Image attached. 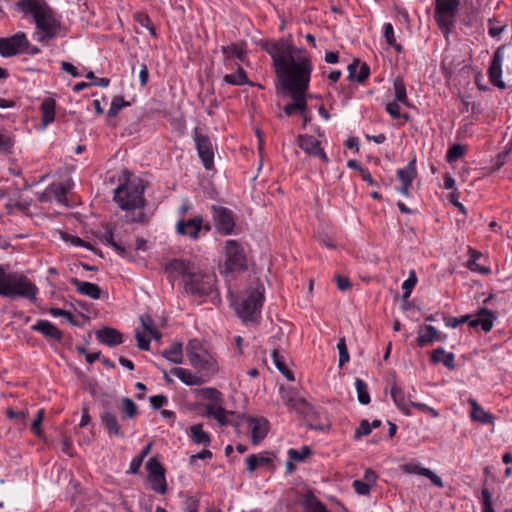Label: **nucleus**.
I'll return each instance as SVG.
<instances>
[{
	"label": "nucleus",
	"mask_w": 512,
	"mask_h": 512,
	"mask_svg": "<svg viewBox=\"0 0 512 512\" xmlns=\"http://www.w3.org/2000/svg\"><path fill=\"white\" fill-rule=\"evenodd\" d=\"M262 48L271 56L275 73L285 92L296 101L300 114L307 110L306 92L309 88L312 64L306 50L288 40L265 42Z\"/></svg>",
	"instance_id": "nucleus-1"
},
{
	"label": "nucleus",
	"mask_w": 512,
	"mask_h": 512,
	"mask_svg": "<svg viewBox=\"0 0 512 512\" xmlns=\"http://www.w3.org/2000/svg\"><path fill=\"white\" fill-rule=\"evenodd\" d=\"M164 270L171 276L183 277L184 290L193 297L205 298L215 289L216 276L199 271L190 261L172 259L165 263Z\"/></svg>",
	"instance_id": "nucleus-2"
},
{
	"label": "nucleus",
	"mask_w": 512,
	"mask_h": 512,
	"mask_svg": "<svg viewBox=\"0 0 512 512\" xmlns=\"http://www.w3.org/2000/svg\"><path fill=\"white\" fill-rule=\"evenodd\" d=\"M17 6L32 15L38 41L48 42L59 34L61 21L43 0H19Z\"/></svg>",
	"instance_id": "nucleus-3"
},
{
	"label": "nucleus",
	"mask_w": 512,
	"mask_h": 512,
	"mask_svg": "<svg viewBox=\"0 0 512 512\" xmlns=\"http://www.w3.org/2000/svg\"><path fill=\"white\" fill-rule=\"evenodd\" d=\"M37 286L24 274L18 272L6 273L0 266V296L16 299L17 297L36 300Z\"/></svg>",
	"instance_id": "nucleus-4"
},
{
	"label": "nucleus",
	"mask_w": 512,
	"mask_h": 512,
	"mask_svg": "<svg viewBox=\"0 0 512 512\" xmlns=\"http://www.w3.org/2000/svg\"><path fill=\"white\" fill-rule=\"evenodd\" d=\"M264 301V286L257 283L249 287L235 304L237 315L245 324L257 323Z\"/></svg>",
	"instance_id": "nucleus-5"
},
{
	"label": "nucleus",
	"mask_w": 512,
	"mask_h": 512,
	"mask_svg": "<svg viewBox=\"0 0 512 512\" xmlns=\"http://www.w3.org/2000/svg\"><path fill=\"white\" fill-rule=\"evenodd\" d=\"M144 189L141 180L133 181L131 184L122 183L114 189V201L123 210L143 208L145 204Z\"/></svg>",
	"instance_id": "nucleus-6"
},
{
	"label": "nucleus",
	"mask_w": 512,
	"mask_h": 512,
	"mask_svg": "<svg viewBox=\"0 0 512 512\" xmlns=\"http://www.w3.org/2000/svg\"><path fill=\"white\" fill-rule=\"evenodd\" d=\"M459 5L460 0H435L434 17L445 37H448L455 26Z\"/></svg>",
	"instance_id": "nucleus-7"
},
{
	"label": "nucleus",
	"mask_w": 512,
	"mask_h": 512,
	"mask_svg": "<svg viewBox=\"0 0 512 512\" xmlns=\"http://www.w3.org/2000/svg\"><path fill=\"white\" fill-rule=\"evenodd\" d=\"M495 320V315L492 311L487 308H480L477 312V318L470 320L469 315L462 316L460 318L456 317H446L445 323L448 327L456 328L460 324L465 322L469 323L470 327L481 326L482 330L485 332H489L493 327V321Z\"/></svg>",
	"instance_id": "nucleus-8"
},
{
	"label": "nucleus",
	"mask_w": 512,
	"mask_h": 512,
	"mask_svg": "<svg viewBox=\"0 0 512 512\" xmlns=\"http://www.w3.org/2000/svg\"><path fill=\"white\" fill-rule=\"evenodd\" d=\"M225 271L234 272L247 269L246 255L243 247L236 240L225 243Z\"/></svg>",
	"instance_id": "nucleus-9"
},
{
	"label": "nucleus",
	"mask_w": 512,
	"mask_h": 512,
	"mask_svg": "<svg viewBox=\"0 0 512 512\" xmlns=\"http://www.w3.org/2000/svg\"><path fill=\"white\" fill-rule=\"evenodd\" d=\"M30 46L24 32H18L13 36L0 38V54L3 57H11L22 54Z\"/></svg>",
	"instance_id": "nucleus-10"
},
{
	"label": "nucleus",
	"mask_w": 512,
	"mask_h": 512,
	"mask_svg": "<svg viewBox=\"0 0 512 512\" xmlns=\"http://www.w3.org/2000/svg\"><path fill=\"white\" fill-rule=\"evenodd\" d=\"M194 141L205 169L211 170L214 166V151L210 138L207 135L201 134L199 129L195 128Z\"/></svg>",
	"instance_id": "nucleus-11"
},
{
	"label": "nucleus",
	"mask_w": 512,
	"mask_h": 512,
	"mask_svg": "<svg viewBox=\"0 0 512 512\" xmlns=\"http://www.w3.org/2000/svg\"><path fill=\"white\" fill-rule=\"evenodd\" d=\"M205 416L209 418L215 419L220 426L232 425L235 427L239 426V422L230 418L235 416V413L232 411H227L223 407V399L218 401L209 402L205 405Z\"/></svg>",
	"instance_id": "nucleus-12"
},
{
	"label": "nucleus",
	"mask_w": 512,
	"mask_h": 512,
	"mask_svg": "<svg viewBox=\"0 0 512 512\" xmlns=\"http://www.w3.org/2000/svg\"><path fill=\"white\" fill-rule=\"evenodd\" d=\"M213 221L215 228L225 234L229 235L232 233L235 221L231 210L222 206H212Z\"/></svg>",
	"instance_id": "nucleus-13"
},
{
	"label": "nucleus",
	"mask_w": 512,
	"mask_h": 512,
	"mask_svg": "<svg viewBox=\"0 0 512 512\" xmlns=\"http://www.w3.org/2000/svg\"><path fill=\"white\" fill-rule=\"evenodd\" d=\"M190 364L201 372V375L207 377V380L219 370L216 359L207 350L201 352V354L194 355Z\"/></svg>",
	"instance_id": "nucleus-14"
},
{
	"label": "nucleus",
	"mask_w": 512,
	"mask_h": 512,
	"mask_svg": "<svg viewBox=\"0 0 512 512\" xmlns=\"http://www.w3.org/2000/svg\"><path fill=\"white\" fill-rule=\"evenodd\" d=\"M202 228H205L206 231L210 230L209 225H203V218L200 215L187 220H179L176 224L178 234L188 236L192 239L199 237V232Z\"/></svg>",
	"instance_id": "nucleus-15"
},
{
	"label": "nucleus",
	"mask_w": 512,
	"mask_h": 512,
	"mask_svg": "<svg viewBox=\"0 0 512 512\" xmlns=\"http://www.w3.org/2000/svg\"><path fill=\"white\" fill-rule=\"evenodd\" d=\"M100 420L110 437L125 438L126 426L119 422V419L113 412L109 410L103 411Z\"/></svg>",
	"instance_id": "nucleus-16"
},
{
	"label": "nucleus",
	"mask_w": 512,
	"mask_h": 512,
	"mask_svg": "<svg viewBox=\"0 0 512 512\" xmlns=\"http://www.w3.org/2000/svg\"><path fill=\"white\" fill-rule=\"evenodd\" d=\"M298 146L308 155L321 158L324 162H328V157L321 148V142L312 135H300L297 138Z\"/></svg>",
	"instance_id": "nucleus-17"
},
{
	"label": "nucleus",
	"mask_w": 512,
	"mask_h": 512,
	"mask_svg": "<svg viewBox=\"0 0 512 512\" xmlns=\"http://www.w3.org/2000/svg\"><path fill=\"white\" fill-rule=\"evenodd\" d=\"M293 407L304 415L307 424L314 430H324L325 424L318 422V413L309 403L304 399H298L295 401Z\"/></svg>",
	"instance_id": "nucleus-18"
},
{
	"label": "nucleus",
	"mask_w": 512,
	"mask_h": 512,
	"mask_svg": "<svg viewBox=\"0 0 512 512\" xmlns=\"http://www.w3.org/2000/svg\"><path fill=\"white\" fill-rule=\"evenodd\" d=\"M446 338L447 336L441 334L434 326L424 324L419 327L416 342L418 346L425 347L434 341H445Z\"/></svg>",
	"instance_id": "nucleus-19"
},
{
	"label": "nucleus",
	"mask_w": 512,
	"mask_h": 512,
	"mask_svg": "<svg viewBox=\"0 0 512 512\" xmlns=\"http://www.w3.org/2000/svg\"><path fill=\"white\" fill-rule=\"evenodd\" d=\"M505 47H506L505 45L501 46L495 51L492 61H491V64H490V67H489V78H490L491 83L501 89L505 88V84L501 80L502 52L505 49Z\"/></svg>",
	"instance_id": "nucleus-20"
},
{
	"label": "nucleus",
	"mask_w": 512,
	"mask_h": 512,
	"mask_svg": "<svg viewBox=\"0 0 512 512\" xmlns=\"http://www.w3.org/2000/svg\"><path fill=\"white\" fill-rule=\"evenodd\" d=\"M248 426L251 433V442L254 445L260 443L266 437L269 430L268 421L263 417L250 418Z\"/></svg>",
	"instance_id": "nucleus-21"
},
{
	"label": "nucleus",
	"mask_w": 512,
	"mask_h": 512,
	"mask_svg": "<svg viewBox=\"0 0 512 512\" xmlns=\"http://www.w3.org/2000/svg\"><path fill=\"white\" fill-rule=\"evenodd\" d=\"M401 469L405 473L417 474L430 479V481L438 488H443L444 486L442 479L438 475H436L432 470L421 467L416 463H406L401 466Z\"/></svg>",
	"instance_id": "nucleus-22"
},
{
	"label": "nucleus",
	"mask_w": 512,
	"mask_h": 512,
	"mask_svg": "<svg viewBox=\"0 0 512 512\" xmlns=\"http://www.w3.org/2000/svg\"><path fill=\"white\" fill-rule=\"evenodd\" d=\"M171 373L173 375H175L182 383H184L186 385H191V386L201 385L208 381L207 377H205L201 374L200 375L194 374L186 368H180V367L172 368Z\"/></svg>",
	"instance_id": "nucleus-23"
},
{
	"label": "nucleus",
	"mask_w": 512,
	"mask_h": 512,
	"mask_svg": "<svg viewBox=\"0 0 512 512\" xmlns=\"http://www.w3.org/2000/svg\"><path fill=\"white\" fill-rule=\"evenodd\" d=\"M96 337L102 344L113 347L123 342L122 334L111 327H104L96 331Z\"/></svg>",
	"instance_id": "nucleus-24"
},
{
	"label": "nucleus",
	"mask_w": 512,
	"mask_h": 512,
	"mask_svg": "<svg viewBox=\"0 0 512 512\" xmlns=\"http://www.w3.org/2000/svg\"><path fill=\"white\" fill-rule=\"evenodd\" d=\"M348 71V78L358 83H363L370 75L369 66L366 63H360L358 59H354L353 62L348 65Z\"/></svg>",
	"instance_id": "nucleus-25"
},
{
	"label": "nucleus",
	"mask_w": 512,
	"mask_h": 512,
	"mask_svg": "<svg viewBox=\"0 0 512 512\" xmlns=\"http://www.w3.org/2000/svg\"><path fill=\"white\" fill-rule=\"evenodd\" d=\"M34 331L40 332L45 337L60 341L62 339V332L51 322L47 320H39L32 326Z\"/></svg>",
	"instance_id": "nucleus-26"
},
{
	"label": "nucleus",
	"mask_w": 512,
	"mask_h": 512,
	"mask_svg": "<svg viewBox=\"0 0 512 512\" xmlns=\"http://www.w3.org/2000/svg\"><path fill=\"white\" fill-rule=\"evenodd\" d=\"M71 283L76 286L77 291L85 296H88L92 299H99L102 294L101 288L94 283L80 281L77 278H72Z\"/></svg>",
	"instance_id": "nucleus-27"
},
{
	"label": "nucleus",
	"mask_w": 512,
	"mask_h": 512,
	"mask_svg": "<svg viewBox=\"0 0 512 512\" xmlns=\"http://www.w3.org/2000/svg\"><path fill=\"white\" fill-rule=\"evenodd\" d=\"M468 403L471 405L472 407V411H471V418L474 420V421H478V422H481L483 424H491L493 423V420H494V416L485 411L478 403L475 399L473 398H470L468 400Z\"/></svg>",
	"instance_id": "nucleus-28"
},
{
	"label": "nucleus",
	"mask_w": 512,
	"mask_h": 512,
	"mask_svg": "<svg viewBox=\"0 0 512 512\" xmlns=\"http://www.w3.org/2000/svg\"><path fill=\"white\" fill-rule=\"evenodd\" d=\"M97 237L103 244L112 246L120 256L126 257L127 252L125 247L114 241L112 229L108 225L105 226L104 232L97 234Z\"/></svg>",
	"instance_id": "nucleus-29"
},
{
	"label": "nucleus",
	"mask_w": 512,
	"mask_h": 512,
	"mask_svg": "<svg viewBox=\"0 0 512 512\" xmlns=\"http://www.w3.org/2000/svg\"><path fill=\"white\" fill-rule=\"evenodd\" d=\"M55 106L56 102L53 98L48 97L43 100L41 103V112H42V125L46 127L50 123H52L55 119Z\"/></svg>",
	"instance_id": "nucleus-30"
},
{
	"label": "nucleus",
	"mask_w": 512,
	"mask_h": 512,
	"mask_svg": "<svg viewBox=\"0 0 512 512\" xmlns=\"http://www.w3.org/2000/svg\"><path fill=\"white\" fill-rule=\"evenodd\" d=\"M454 358L455 356L453 353H446L441 347L433 350L431 353V361L433 363L442 362L449 369L455 368Z\"/></svg>",
	"instance_id": "nucleus-31"
},
{
	"label": "nucleus",
	"mask_w": 512,
	"mask_h": 512,
	"mask_svg": "<svg viewBox=\"0 0 512 512\" xmlns=\"http://www.w3.org/2000/svg\"><path fill=\"white\" fill-rule=\"evenodd\" d=\"M223 81L227 84L236 85V86L251 84V82L249 81V79L247 77L246 71L241 66H238L236 73L226 74L223 77Z\"/></svg>",
	"instance_id": "nucleus-32"
},
{
	"label": "nucleus",
	"mask_w": 512,
	"mask_h": 512,
	"mask_svg": "<svg viewBox=\"0 0 512 512\" xmlns=\"http://www.w3.org/2000/svg\"><path fill=\"white\" fill-rule=\"evenodd\" d=\"M190 436L194 443L198 445H209L211 438L208 433L203 430L202 424H195L190 427Z\"/></svg>",
	"instance_id": "nucleus-33"
},
{
	"label": "nucleus",
	"mask_w": 512,
	"mask_h": 512,
	"mask_svg": "<svg viewBox=\"0 0 512 512\" xmlns=\"http://www.w3.org/2000/svg\"><path fill=\"white\" fill-rule=\"evenodd\" d=\"M183 348L182 344L175 342L172 344L170 349L162 352V356L169 362L174 364H181L183 362Z\"/></svg>",
	"instance_id": "nucleus-34"
},
{
	"label": "nucleus",
	"mask_w": 512,
	"mask_h": 512,
	"mask_svg": "<svg viewBox=\"0 0 512 512\" xmlns=\"http://www.w3.org/2000/svg\"><path fill=\"white\" fill-rule=\"evenodd\" d=\"M272 358L276 368L289 380H294L293 373L288 369L286 365L285 357L279 352L277 348L272 351Z\"/></svg>",
	"instance_id": "nucleus-35"
},
{
	"label": "nucleus",
	"mask_w": 512,
	"mask_h": 512,
	"mask_svg": "<svg viewBox=\"0 0 512 512\" xmlns=\"http://www.w3.org/2000/svg\"><path fill=\"white\" fill-rule=\"evenodd\" d=\"M122 416L121 420L124 423L127 419H133L138 416L139 411L134 401L128 397L122 398Z\"/></svg>",
	"instance_id": "nucleus-36"
},
{
	"label": "nucleus",
	"mask_w": 512,
	"mask_h": 512,
	"mask_svg": "<svg viewBox=\"0 0 512 512\" xmlns=\"http://www.w3.org/2000/svg\"><path fill=\"white\" fill-rule=\"evenodd\" d=\"M303 504L310 512H328L326 506L312 492L305 495Z\"/></svg>",
	"instance_id": "nucleus-37"
},
{
	"label": "nucleus",
	"mask_w": 512,
	"mask_h": 512,
	"mask_svg": "<svg viewBox=\"0 0 512 512\" xmlns=\"http://www.w3.org/2000/svg\"><path fill=\"white\" fill-rule=\"evenodd\" d=\"M416 159H412L406 168L399 169L397 171V176L402 184H412V181L416 177V168H415Z\"/></svg>",
	"instance_id": "nucleus-38"
},
{
	"label": "nucleus",
	"mask_w": 512,
	"mask_h": 512,
	"mask_svg": "<svg viewBox=\"0 0 512 512\" xmlns=\"http://www.w3.org/2000/svg\"><path fill=\"white\" fill-rule=\"evenodd\" d=\"M391 396L396 406L405 414L410 415L409 406L405 400V393L403 389L393 386L391 388Z\"/></svg>",
	"instance_id": "nucleus-39"
},
{
	"label": "nucleus",
	"mask_w": 512,
	"mask_h": 512,
	"mask_svg": "<svg viewBox=\"0 0 512 512\" xmlns=\"http://www.w3.org/2000/svg\"><path fill=\"white\" fill-rule=\"evenodd\" d=\"M394 96L397 102L408 105L406 87L404 81L400 77H396L393 82Z\"/></svg>",
	"instance_id": "nucleus-40"
},
{
	"label": "nucleus",
	"mask_w": 512,
	"mask_h": 512,
	"mask_svg": "<svg viewBox=\"0 0 512 512\" xmlns=\"http://www.w3.org/2000/svg\"><path fill=\"white\" fill-rule=\"evenodd\" d=\"M355 387L357 398L360 404L367 405L370 403V395L368 393L367 384L360 378H356Z\"/></svg>",
	"instance_id": "nucleus-41"
},
{
	"label": "nucleus",
	"mask_w": 512,
	"mask_h": 512,
	"mask_svg": "<svg viewBox=\"0 0 512 512\" xmlns=\"http://www.w3.org/2000/svg\"><path fill=\"white\" fill-rule=\"evenodd\" d=\"M153 491L159 494H165L167 491V483L165 474L148 477Z\"/></svg>",
	"instance_id": "nucleus-42"
},
{
	"label": "nucleus",
	"mask_w": 512,
	"mask_h": 512,
	"mask_svg": "<svg viewBox=\"0 0 512 512\" xmlns=\"http://www.w3.org/2000/svg\"><path fill=\"white\" fill-rule=\"evenodd\" d=\"M68 187L63 184H51L49 186V191L52 192L53 197L61 204H66V194L68 192Z\"/></svg>",
	"instance_id": "nucleus-43"
},
{
	"label": "nucleus",
	"mask_w": 512,
	"mask_h": 512,
	"mask_svg": "<svg viewBox=\"0 0 512 512\" xmlns=\"http://www.w3.org/2000/svg\"><path fill=\"white\" fill-rule=\"evenodd\" d=\"M312 454V450L309 446H302L300 450L296 449H289L288 450V456L290 460H294L297 462H302L306 458H308Z\"/></svg>",
	"instance_id": "nucleus-44"
},
{
	"label": "nucleus",
	"mask_w": 512,
	"mask_h": 512,
	"mask_svg": "<svg viewBox=\"0 0 512 512\" xmlns=\"http://www.w3.org/2000/svg\"><path fill=\"white\" fill-rule=\"evenodd\" d=\"M148 477L165 474V468L156 457L150 458L146 463Z\"/></svg>",
	"instance_id": "nucleus-45"
},
{
	"label": "nucleus",
	"mask_w": 512,
	"mask_h": 512,
	"mask_svg": "<svg viewBox=\"0 0 512 512\" xmlns=\"http://www.w3.org/2000/svg\"><path fill=\"white\" fill-rule=\"evenodd\" d=\"M130 106V103L128 101H125L122 97L116 96L113 98L111 102L110 109L108 110V116L109 117H116L119 113V111L123 107Z\"/></svg>",
	"instance_id": "nucleus-46"
},
{
	"label": "nucleus",
	"mask_w": 512,
	"mask_h": 512,
	"mask_svg": "<svg viewBox=\"0 0 512 512\" xmlns=\"http://www.w3.org/2000/svg\"><path fill=\"white\" fill-rule=\"evenodd\" d=\"M206 349L202 346V344L194 339L190 340L186 346V354L188 357L189 362L192 360L194 355L201 354V352L205 351Z\"/></svg>",
	"instance_id": "nucleus-47"
},
{
	"label": "nucleus",
	"mask_w": 512,
	"mask_h": 512,
	"mask_svg": "<svg viewBox=\"0 0 512 512\" xmlns=\"http://www.w3.org/2000/svg\"><path fill=\"white\" fill-rule=\"evenodd\" d=\"M196 392L201 394L204 398L210 400V402H216L222 399V394L216 388L206 387L197 389Z\"/></svg>",
	"instance_id": "nucleus-48"
},
{
	"label": "nucleus",
	"mask_w": 512,
	"mask_h": 512,
	"mask_svg": "<svg viewBox=\"0 0 512 512\" xmlns=\"http://www.w3.org/2000/svg\"><path fill=\"white\" fill-rule=\"evenodd\" d=\"M464 147L460 144H454L452 145L448 152H447V155H446V160L449 162V163H452L454 161H457L458 159H460L463 155H464Z\"/></svg>",
	"instance_id": "nucleus-49"
},
{
	"label": "nucleus",
	"mask_w": 512,
	"mask_h": 512,
	"mask_svg": "<svg viewBox=\"0 0 512 512\" xmlns=\"http://www.w3.org/2000/svg\"><path fill=\"white\" fill-rule=\"evenodd\" d=\"M417 283V277L414 270H411L409 277L403 282L402 289L404 290V298H408L411 295L413 288Z\"/></svg>",
	"instance_id": "nucleus-50"
},
{
	"label": "nucleus",
	"mask_w": 512,
	"mask_h": 512,
	"mask_svg": "<svg viewBox=\"0 0 512 512\" xmlns=\"http://www.w3.org/2000/svg\"><path fill=\"white\" fill-rule=\"evenodd\" d=\"M384 37L386 38L387 43L392 46L395 50L401 51V45L396 43L394 37V30L391 23H386L384 26Z\"/></svg>",
	"instance_id": "nucleus-51"
},
{
	"label": "nucleus",
	"mask_w": 512,
	"mask_h": 512,
	"mask_svg": "<svg viewBox=\"0 0 512 512\" xmlns=\"http://www.w3.org/2000/svg\"><path fill=\"white\" fill-rule=\"evenodd\" d=\"M337 348L339 351V367L341 368L346 362L349 361V353L346 346L345 338H340Z\"/></svg>",
	"instance_id": "nucleus-52"
},
{
	"label": "nucleus",
	"mask_w": 512,
	"mask_h": 512,
	"mask_svg": "<svg viewBox=\"0 0 512 512\" xmlns=\"http://www.w3.org/2000/svg\"><path fill=\"white\" fill-rule=\"evenodd\" d=\"M13 146L14 140L10 136L0 133V153H10Z\"/></svg>",
	"instance_id": "nucleus-53"
},
{
	"label": "nucleus",
	"mask_w": 512,
	"mask_h": 512,
	"mask_svg": "<svg viewBox=\"0 0 512 512\" xmlns=\"http://www.w3.org/2000/svg\"><path fill=\"white\" fill-rule=\"evenodd\" d=\"M222 52L227 56V58L235 57L243 61L244 52L241 49L237 48L235 45L223 46Z\"/></svg>",
	"instance_id": "nucleus-54"
},
{
	"label": "nucleus",
	"mask_w": 512,
	"mask_h": 512,
	"mask_svg": "<svg viewBox=\"0 0 512 512\" xmlns=\"http://www.w3.org/2000/svg\"><path fill=\"white\" fill-rule=\"evenodd\" d=\"M481 495H482V501H483L482 512H494V509L492 507L491 492L487 488H484V489H482Z\"/></svg>",
	"instance_id": "nucleus-55"
},
{
	"label": "nucleus",
	"mask_w": 512,
	"mask_h": 512,
	"mask_svg": "<svg viewBox=\"0 0 512 512\" xmlns=\"http://www.w3.org/2000/svg\"><path fill=\"white\" fill-rule=\"evenodd\" d=\"M506 28V24L499 25L498 21L492 19L489 20L488 33L493 38L498 37Z\"/></svg>",
	"instance_id": "nucleus-56"
},
{
	"label": "nucleus",
	"mask_w": 512,
	"mask_h": 512,
	"mask_svg": "<svg viewBox=\"0 0 512 512\" xmlns=\"http://www.w3.org/2000/svg\"><path fill=\"white\" fill-rule=\"evenodd\" d=\"M386 111L394 119H399L401 117H404L405 119L408 118L407 114H403L402 115L400 113V107H399V104L397 102H390V103H388L386 105Z\"/></svg>",
	"instance_id": "nucleus-57"
},
{
	"label": "nucleus",
	"mask_w": 512,
	"mask_h": 512,
	"mask_svg": "<svg viewBox=\"0 0 512 512\" xmlns=\"http://www.w3.org/2000/svg\"><path fill=\"white\" fill-rule=\"evenodd\" d=\"M43 418H44V410L40 409L37 412V415H36L34 421L32 422V425H31V430H32V432L36 436H41L42 435V430H41L40 426H41V423L43 421Z\"/></svg>",
	"instance_id": "nucleus-58"
},
{
	"label": "nucleus",
	"mask_w": 512,
	"mask_h": 512,
	"mask_svg": "<svg viewBox=\"0 0 512 512\" xmlns=\"http://www.w3.org/2000/svg\"><path fill=\"white\" fill-rule=\"evenodd\" d=\"M371 433V425L368 420H362L359 427L356 429L354 438L359 440L361 437Z\"/></svg>",
	"instance_id": "nucleus-59"
},
{
	"label": "nucleus",
	"mask_w": 512,
	"mask_h": 512,
	"mask_svg": "<svg viewBox=\"0 0 512 512\" xmlns=\"http://www.w3.org/2000/svg\"><path fill=\"white\" fill-rule=\"evenodd\" d=\"M352 486L355 489V492L359 495H368L371 488L369 483H366L363 480H354Z\"/></svg>",
	"instance_id": "nucleus-60"
},
{
	"label": "nucleus",
	"mask_w": 512,
	"mask_h": 512,
	"mask_svg": "<svg viewBox=\"0 0 512 512\" xmlns=\"http://www.w3.org/2000/svg\"><path fill=\"white\" fill-rule=\"evenodd\" d=\"M143 330L148 334L152 332L156 327L154 326V320L148 314H143L139 318Z\"/></svg>",
	"instance_id": "nucleus-61"
},
{
	"label": "nucleus",
	"mask_w": 512,
	"mask_h": 512,
	"mask_svg": "<svg viewBox=\"0 0 512 512\" xmlns=\"http://www.w3.org/2000/svg\"><path fill=\"white\" fill-rule=\"evenodd\" d=\"M410 405L413 406L414 408L422 411V412H425V413H429L432 417L436 418L439 416V413L438 411H436L434 408L432 407H429L428 405L424 404V403H420V402H410Z\"/></svg>",
	"instance_id": "nucleus-62"
},
{
	"label": "nucleus",
	"mask_w": 512,
	"mask_h": 512,
	"mask_svg": "<svg viewBox=\"0 0 512 512\" xmlns=\"http://www.w3.org/2000/svg\"><path fill=\"white\" fill-rule=\"evenodd\" d=\"M199 502L193 497H186L184 501L185 512H198Z\"/></svg>",
	"instance_id": "nucleus-63"
},
{
	"label": "nucleus",
	"mask_w": 512,
	"mask_h": 512,
	"mask_svg": "<svg viewBox=\"0 0 512 512\" xmlns=\"http://www.w3.org/2000/svg\"><path fill=\"white\" fill-rule=\"evenodd\" d=\"M137 347L140 350L148 351L150 348V340L147 339L141 332H136Z\"/></svg>",
	"instance_id": "nucleus-64"
}]
</instances>
